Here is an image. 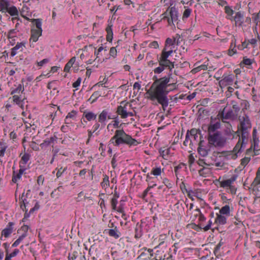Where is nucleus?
Returning a JSON list of instances; mask_svg holds the SVG:
<instances>
[{
  "instance_id": "f257e3e1",
  "label": "nucleus",
  "mask_w": 260,
  "mask_h": 260,
  "mask_svg": "<svg viewBox=\"0 0 260 260\" xmlns=\"http://www.w3.org/2000/svg\"><path fill=\"white\" fill-rule=\"evenodd\" d=\"M159 67L153 70L155 74H160L165 69H168V76L156 80L147 90L146 94L148 98L152 101L156 100L165 109L169 105L167 97L170 91L176 89V82L169 83L172 76V70L174 68V62L162 57H157Z\"/></svg>"
},
{
  "instance_id": "f03ea898",
  "label": "nucleus",
  "mask_w": 260,
  "mask_h": 260,
  "mask_svg": "<svg viewBox=\"0 0 260 260\" xmlns=\"http://www.w3.org/2000/svg\"><path fill=\"white\" fill-rule=\"evenodd\" d=\"M110 143L115 146H119L121 144L137 146L138 144L136 139L126 134L123 129L116 130L114 136L111 138Z\"/></svg>"
},
{
  "instance_id": "7ed1b4c3",
  "label": "nucleus",
  "mask_w": 260,
  "mask_h": 260,
  "mask_svg": "<svg viewBox=\"0 0 260 260\" xmlns=\"http://www.w3.org/2000/svg\"><path fill=\"white\" fill-rule=\"evenodd\" d=\"M240 121V130L241 131V137L239 138L241 141L247 144L249 137V131L251 127L250 119L248 116L245 115L239 119Z\"/></svg>"
},
{
  "instance_id": "20e7f679",
  "label": "nucleus",
  "mask_w": 260,
  "mask_h": 260,
  "mask_svg": "<svg viewBox=\"0 0 260 260\" xmlns=\"http://www.w3.org/2000/svg\"><path fill=\"white\" fill-rule=\"evenodd\" d=\"M226 141V138L223 136L219 132L217 131L213 134H209V144L215 147H222L225 145Z\"/></svg>"
},
{
  "instance_id": "39448f33",
  "label": "nucleus",
  "mask_w": 260,
  "mask_h": 260,
  "mask_svg": "<svg viewBox=\"0 0 260 260\" xmlns=\"http://www.w3.org/2000/svg\"><path fill=\"white\" fill-rule=\"evenodd\" d=\"M246 144L242 142L239 139L238 142L234 148L233 151H228L225 153V157L228 159H235L237 158L239 154L241 153L243 149L246 147Z\"/></svg>"
},
{
  "instance_id": "423d86ee",
  "label": "nucleus",
  "mask_w": 260,
  "mask_h": 260,
  "mask_svg": "<svg viewBox=\"0 0 260 260\" xmlns=\"http://www.w3.org/2000/svg\"><path fill=\"white\" fill-rule=\"evenodd\" d=\"M163 19H167L169 25H174V23L178 20V11L175 7L170 8L163 14Z\"/></svg>"
},
{
  "instance_id": "0eeeda50",
  "label": "nucleus",
  "mask_w": 260,
  "mask_h": 260,
  "mask_svg": "<svg viewBox=\"0 0 260 260\" xmlns=\"http://www.w3.org/2000/svg\"><path fill=\"white\" fill-rule=\"evenodd\" d=\"M131 107V104L128 102L125 103L123 101L121 102L120 105L118 106L117 113L120 116L121 118H126L127 117V113Z\"/></svg>"
},
{
  "instance_id": "6e6552de",
  "label": "nucleus",
  "mask_w": 260,
  "mask_h": 260,
  "mask_svg": "<svg viewBox=\"0 0 260 260\" xmlns=\"http://www.w3.org/2000/svg\"><path fill=\"white\" fill-rule=\"evenodd\" d=\"M234 76L232 74L223 75L222 79L219 82V85L221 88L224 87L228 85H232L234 81Z\"/></svg>"
},
{
  "instance_id": "1a4fd4ad",
  "label": "nucleus",
  "mask_w": 260,
  "mask_h": 260,
  "mask_svg": "<svg viewBox=\"0 0 260 260\" xmlns=\"http://www.w3.org/2000/svg\"><path fill=\"white\" fill-rule=\"evenodd\" d=\"M204 141H200L198 148V152L202 157H206L210 151L208 145H205Z\"/></svg>"
},
{
  "instance_id": "9d476101",
  "label": "nucleus",
  "mask_w": 260,
  "mask_h": 260,
  "mask_svg": "<svg viewBox=\"0 0 260 260\" xmlns=\"http://www.w3.org/2000/svg\"><path fill=\"white\" fill-rule=\"evenodd\" d=\"M231 19L234 21L236 26H241L244 22V13L241 11L237 12Z\"/></svg>"
},
{
  "instance_id": "9b49d317",
  "label": "nucleus",
  "mask_w": 260,
  "mask_h": 260,
  "mask_svg": "<svg viewBox=\"0 0 260 260\" xmlns=\"http://www.w3.org/2000/svg\"><path fill=\"white\" fill-rule=\"evenodd\" d=\"M174 48L175 47H173L172 46L165 45L164 49L161 51L159 57H162L166 60H169L168 58L172 54Z\"/></svg>"
},
{
  "instance_id": "f8f14e48",
  "label": "nucleus",
  "mask_w": 260,
  "mask_h": 260,
  "mask_svg": "<svg viewBox=\"0 0 260 260\" xmlns=\"http://www.w3.org/2000/svg\"><path fill=\"white\" fill-rule=\"evenodd\" d=\"M13 223L9 222L8 225L7 226L6 228H5L2 232V236L1 237V240H4L3 238L4 236L5 238H8L11 235V234L13 232Z\"/></svg>"
},
{
  "instance_id": "ddd939ff",
  "label": "nucleus",
  "mask_w": 260,
  "mask_h": 260,
  "mask_svg": "<svg viewBox=\"0 0 260 260\" xmlns=\"http://www.w3.org/2000/svg\"><path fill=\"white\" fill-rule=\"evenodd\" d=\"M237 178V175H233L230 178L220 182V186L229 188L231 186Z\"/></svg>"
},
{
  "instance_id": "4468645a",
  "label": "nucleus",
  "mask_w": 260,
  "mask_h": 260,
  "mask_svg": "<svg viewBox=\"0 0 260 260\" xmlns=\"http://www.w3.org/2000/svg\"><path fill=\"white\" fill-rule=\"evenodd\" d=\"M218 116L224 122V120L232 118L234 116V114L232 110L225 112V109H224L222 111L219 113Z\"/></svg>"
},
{
  "instance_id": "2eb2a0df",
  "label": "nucleus",
  "mask_w": 260,
  "mask_h": 260,
  "mask_svg": "<svg viewBox=\"0 0 260 260\" xmlns=\"http://www.w3.org/2000/svg\"><path fill=\"white\" fill-rule=\"evenodd\" d=\"M25 168L24 166L20 165V169L19 170L18 173L15 174V172H13V177H12V181L14 183H16L18 180H19L25 171Z\"/></svg>"
},
{
  "instance_id": "dca6fc26",
  "label": "nucleus",
  "mask_w": 260,
  "mask_h": 260,
  "mask_svg": "<svg viewBox=\"0 0 260 260\" xmlns=\"http://www.w3.org/2000/svg\"><path fill=\"white\" fill-rule=\"evenodd\" d=\"M77 113V112L74 110L69 112L65 118L64 123L66 124H72L73 123V121L76 120Z\"/></svg>"
},
{
  "instance_id": "f3484780",
  "label": "nucleus",
  "mask_w": 260,
  "mask_h": 260,
  "mask_svg": "<svg viewBox=\"0 0 260 260\" xmlns=\"http://www.w3.org/2000/svg\"><path fill=\"white\" fill-rule=\"evenodd\" d=\"M120 125H119V121L118 118V116H116L114 118V120L108 124L107 129L108 131H110L111 129V131L113 132L114 131L113 128H120Z\"/></svg>"
},
{
  "instance_id": "a211bd4d",
  "label": "nucleus",
  "mask_w": 260,
  "mask_h": 260,
  "mask_svg": "<svg viewBox=\"0 0 260 260\" xmlns=\"http://www.w3.org/2000/svg\"><path fill=\"white\" fill-rule=\"evenodd\" d=\"M108 116V111L107 110H103L99 114L98 117V121L102 125L105 126L106 125V121Z\"/></svg>"
},
{
  "instance_id": "6ab92c4d",
  "label": "nucleus",
  "mask_w": 260,
  "mask_h": 260,
  "mask_svg": "<svg viewBox=\"0 0 260 260\" xmlns=\"http://www.w3.org/2000/svg\"><path fill=\"white\" fill-rule=\"evenodd\" d=\"M221 126L220 122L219 120L216 121L215 122H211L209 126L208 131L209 134H212V133H215L216 131L218 129L220 128Z\"/></svg>"
},
{
  "instance_id": "aec40b11",
  "label": "nucleus",
  "mask_w": 260,
  "mask_h": 260,
  "mask_svg": "<svg viewBox=\"0 0 260 260\" xmlns=\"http://www.w3.org/2000/svg\"><path fill=\"white\" fill-rule=\"evenodd\" d=\"M42 30H35L31 29V37L30 41L36 42L38 41L40 36L42 35Z\"/></svg>"
},
{
  "instance_id": "412c9836",
  "label": "nucleus",
  "mask_w": 260,
  "mask_h": 260,
  "mask_svg": "<svg viewBox=\"0 0 260 260\" xmlns=\"http://www.w3.org/2000/svg\"><path fill=\"white\" fill-rule=\"evenodd\" d=\"M10 6V3L8 0H0V12L6 13Z\"/></svg>"
},
{
  "instance_id": "4be33fe9",
  "label": "nucleus",
  "mask_w": 260,
  "mask_h": 260,
  "mask_svg": "<svg viewBox=\"0 0 260 260\" xmlns=\"http://www.w3.org/2000/svg\"><path fill=\"white\" fill-rule=\"evenodd\" d=\"M159 153L164 159L167 160L171 154V149L170 148H161L159 150Z\"/></svg>"
},
{
  "instance_id": "5701e85b",
  "label": "nucleus",
  "mask_w": 260,
  "mask_h": 260,
  "mask_svg": "<svg viewBox=\"0 0 260 260\" xmlns=\"http://www.w3.org/2000/svg\"><path fill=\"white\" fill-rule=\"evenodd\" d=\"M215 218V223L218 225H224L226 223V217L225 216L217 214Z\"/></svg>"
},
{
  "instance_id": "b1692460",
  "label": "nucleus",
  "mask_w": 260,
  "mask_h": 260,
  "mask_svg": "<svg viewBox=\"0 0 260 260\" xmlns=\"http://www.w3.org/2000/svg\"><path fill=\"white\" fill-rule=\"evenodd\" d=\"M83 116L87 119V120L90 121L94 120L96 118V114L90 111H85L83 113Z\"/></svg>"
},
{
  "instance_id": "393cba45",
  "label": "nucleus",
  "mask_w": 260,
  "mask_h": 260,
  "mask_svg": "<svg viewBox=\"0 0 260 260\" xmlns=\"http://www.w3.org/2000/svg\"><path fill=\"white\" fill-rule=\"evenodd\" d=\"M25 43L21 42L17 43L15 47H14L11 49V55L12 56H15L17 53V50L21 49V50L22 49V47H24Z\"/></svg>"
},
{
  "instance_id": "a878e982",
  "label": "nucleus",
  "mask_w": 260,
  "mask_h": 260,
  "mask_svg": "<svg viewBox=\"0 0 260 260\" xmlns=\"http://www.w3.org/2000/svg\"><path fill=\"white\" fill-rule=\"evenodd\" d=\"M251 187L252 189V193L258 198H260V184H253V182L251 184Z\"/></svg>"
},
{
  "instance_id": "bb28decb",
  "label": "nucleus",
  "mask_w": 260,
  "mask_h": 260,
  "mask_svg": "<svg viewBox=\"0 0 260 260\" xmlns=\"http://www.w3.org/2000/svg\"><path fill=\"white\" fill-rule=\"evenodd\" d=\"M195 211L198 212V214H197L196 216H199V228H200V226H203L204 225L203 224V222H204L206 218L205 217V216L203 215V214L201 212V210L199 208H197L195 210Z\"/></svg>"
},
{
  "instance_id": "cd10ccee",
  "label": "nucleus",
  "mask_w": 260,
  "mask_h": 260,
  "mask_svg": "<svg viewBox=\"0 0 260 260\" xmlns=\"http://www.w3.org/2000/svg\"><path fill=\"white\" fill-rule=\"evenodd\" d=\"M108 233L110 236L114 237L115 239H118L121 235L120 232L118 231L117 227L109 230Z\"/></svg>"
},
{
  "instance_id": "c85d7f7f",
  "label": "nucleus",
  "mask_w": 260,
  "mask_h": 260,
  "mask_svg": "<svg viewBox=\"0 0 260 260\" xmlns=\"http://www.w3.org/2000/svg\"><path fill=\"white\" fill-rule=\"evenodd\" d=\"M236 46V40L235 38H234L232 40L230 48L229 50L228 54L230 56H232L234 54L236 53L237 50L235 49Z\"/></svg>"
},
{
  "instance_id": "c756f323",
  "label": "nucleus",
  "mask_w": 260,
  "mask_h": 260,
  "mask_svg": "<svg viewBox=\"0 0 260 260\" xmlns=\"http://www.w3.org/2000/svg\"><path fill=\"white\" fill-rule=\"evenodd\" d=\"M101 185L103 188L107 189L110 186V181L109 176L106 174L103 175V181L101 183Z\"/></svg>"
},
{
  "instance_id": "7c9ffc66",
  "label": "nucleus",
  "mask_w": 260,
  "mask_h": 260,
  "mask_svg": "<svg viewBox=\"0 0 260 260\" xmlns=\"http://www.w3.org/2000/svg\"><path fill=\"white\" fill-rule=\"evenodd\" d=\"M219 214L229 216L230 215V207L229 205H226L223 206L219 210Z\"/></svg>"
},
{
  "instance_id": "2f4dec72",
  "label": "nucleus",
  "mask_w": 260,
  "mask_h": 260,
  "mask_svg": "<svg viewBox=\"0 0 260 260\" xmlns=\"http://www.w3.org/2000/svg\"><path fill=\"white\" fill-rule=\"evenodd\" d=\"M224 11L226 14V18L230 20L232 19L234 13L233 10L230 6H226L224 7Z\"/></svg>"
},
{
  "instance_id": "473e14b6",
  "label": "nucleus",
  "mask_w": 260,
  "mask_h": 260,
  "mask_svg": "<svg viewBox=\"0 0 260 260\" xmlns=\"http://www.w3.org/2000/svg\"><path fill=\"white\" fill-rule=\"evenodd\" d=\"M76 61V57H72L70 60L66 64L64 68V71L66 72H69L71 68L72 67L73 64L75 63Z\"/></svg>"
},
{
  "instance_id": "72a5a7b5",
  "label": "nucleus",
  "mask_w": 260,
  "mask_h": 260,
  "mask_svg": "<svg viewBox=\"0 0 260 260\" xmlns=\"http://www.w3.org/2000/svg\"><path fill=\"white\" fill-rule=\"evenodd\" d=\"M7 12L12 16H18L19 14L17 9L14 6L11 7L9 6Z\"/></svg>"
},
{
  "instance_id": "f704fd0d",
  "label": "nucleus",
  "mask_w": 260,
  "mask_h": 260,
  "mask_svg": "<svg viewBox=\"0 0 260 260\" xmlns=\"http://www.w3.org/2000/svg\"><path fill=\"white\" fill-rule=\"evenodd\" d=\"M106 30L107 34L106 37L107 40L109 42H111L112 41L113 35L111 26H108V27H107Z\"/></svg>"
},
{
  "instance_id": "c9c22d12",
  "label": "nucleus",
  "mask_w": 260,
  "mask_h": 260,
  "mask_svg": "<svg viewBox=\"0 0 260 260\" xmlns=\"http://www.w3.org/2000/svg\"><path fill=\"white\" fill-rule=\"evenodd\" d=\"M29 227L27 225H23L20 229H18L17 233L20 235H25V237L27 236V232Z\"/></svg>"
},
{
  "instance_id": "e433bc0d",
  "label": "nucleus",
  "mask_w": 260,
  "mask_h": 260,
  "mask_svg": "<svg viewBox=\"0 0 260 260\" xmlns=\"http://www.w3.org/2000/svg\"><path fill=\"white\" fill-rule=\"evenodd\" d=\"M30 157V156L28 153H25L21 157V160L20 161V165H21L25 167V165L29 160Z\"/></svg>"
},
{
  "instance_id": "4c0bfd02",
  "label": "nucleus",
  "mask_w": 260,
  "mask_h": 260,
  "mask_svg": "<svg viewBox=\"0 0 260 260\" xmlns=\"http://www.w3.org/2000/svg\"><path fill=\"white\" fill-rule=\"evenodd\" d=\"M163 171L164 169H161L160 167H154L152 169L151 174L155 176H159L161 175V173Z\"/></svg>"
},
{
  "instance_id": "58836bf2",
  "label": "nucleus",
  "mask_w": 260,
  "mask_h": 260,
  "mask_svg": "<svg viewBox=\"0 0 260 260\" xmlns=\"http://www.w3.org/2000/svg\"><path fill=\"white\" fill-rule=\"evenodd\" d=\"M135 237L136 239L140 238L142 236V230L141 225L137 224L135 228Z\"/></svg>"
},
{
  "instance_id": "ea45409f",
  "label": "nucleus",
  "mask_w": 260,
  "mask_h": 260,
  "mask_svg": "<svg viewBox=\"0 0 260 260\" xmlns=\"http://www.w3.org/2000/svg\"><path fill=\"white\" fill-rule=\"evenodd\" d=\"M251 158L249 156H245L241 160L240 166L242 168H244L246 165L249 163Z\"/></svg>"
},
{
  "instance_id": "a19ab883",
  "label": "nucleus",
  "mask_w": 260,
  "mask_h": 260,
  "mask_svg": "<svg viewBox=\"0 0 260 260\" xmlns=\"http://www.w3.org/2000/svg\"><path fill=\"white\" fill-rule=\"evenodd\" d=\"M19 252L18 249H15L13 252L8 254V252L6 253V256L5 260H11V258L15 256Z\"/></svg>"
},
{
  "instance_id": "79ce46f5",
  "label": "nucleus",
  "mask_w": 260,
  "mask_h": 260,
  "mask_svg": "<svg viewBox=\"0 0 260 260\" xmlns=\"http://www.w3.org/2000/svg\"><path fill=\"white\" fill-rule=\"evenodd\" d=\"M24 91V88L21 84H19L18 86L14 89H13L11 94H13L15 93H19L20 92H22Z\"/></svg>"
},
{
  "instance_id": "37998d69",
  "label": "nucleus",
  "mask_w": 260,
  "mask_h": 260,
  "mask_svg": "<svg viewBox=\"0 0 260 260\" xmlns=\"http://www.w3.org/2000/svg\"><path fill=\"white\" fill-rule=\"evenodd\" d=\"M25 235H20L19 238L13 243L12 247H17L25 238Z\"/></svg>"
},
{
  "instance_id": "c03bdc74",
  "label": "nucleus",
  "mask_w": 260,
  "mask_h": 260,
  "mask_svg": "<svg viewBox=\"0 0 260 260\" xmlns=\"http://www.w3.org/2000/svg\"><path fill=\"white\" fill-rule=\"evenodd\" d=\"M33 21L35 22L36 25V28H34L35 30H42V22L40 19H34Z\"/></svg>"
},
{
  "instance_id": "a18cd8bd",
  "label": "nucleus",
  "mask_w": 260,
  "mask_h": 260,
  "mask_svg": "<svg viewBox=\"0 0 260 260\" xmlns=\"http://www.w3.org/2000/svg\"><path fill=\"white\" fill-rule=\"evenodd\" d=\"M192 144V141L190 140V135L189 134V131H188L185 136V140L183 142V144L185 146H187L188 145H191Z\"/></svg>"
},
{
  "instance_id": "49530a36",
  "label": "nucleus",
  "mask_w": 260,
  "mask_h": 260,
  "mask_svg": "<svg viewBox=\"0 0 260 260\" xmlns=\"http://www.w3.org/2000/svg\"><path fill=\"white\" fill-rule=\"evenodd\" d=\"M189 134L190 137L191 136L192 138H193L194 140H196L198 137V130L196 129H191L190 131H189Z\"/></svg>"
},
{
  "instance_id": "de8ad7c7",
  "label": "nucleus",
  "mask_w": 260,
  "mask_h": 260,
  "mask_svg": "<svg viewBox=\"0 0 260 260\" xmlns=\"http://www.w3.org/2000/svg\"><path fill=\"white\" fill-rule=\"evenodd\" d=\"M253 184H260V167L257 171L256 177L253 181Z\"/></svg>"
},
{
  "instance_id": "09e8293b",
  "label": "nucleus",
  "mask_w": 260,
  "mask_h": 260,
  "mask_svg": "<svg viewBox=\"0 0 260 260\" xmlns=\"http://www.w3.org/2000/svg\"><path fill=\"white\" fill-rule=\"evenodd\" d=\"M67 168L65 167L64 168H62V167H60V168H57L56 169V170H57L56 173V177L57 178L60 177L62 174L67 170Z\"/></svg>"
},
{
  "instance_id": "8fccbe9b",
  "label": "nucleus",
  "mask_w": 260,
  "mask_h": 260,
  "mask_svg": "<svg viewBox=\"0 0 260 260\" xmlns=\"http://www.w3.org/2000/svg\"><path fill=\"white\" fill-rule=\"evenodd\" d=\"M17 32V30L16 29H11L8 32V37L9 39L14 38L15 37H16Z\"/></svg>"
},
{
  "instance_id": "3c124183",
  "label": "nucleus",
  "mask_w": 260,
  "mask_h": 260,
  "mask_svg": "<svg viewBox=\"0 0 260 260\" xmlns=\"http://www.w3.org/2000/svg\"><path fill=\"white\" fill-rule=\"evenodd\" d=\"M191 12V10L189 8H186L183 12L182 19H186L189 17Z\"/></svg>"
},
{
  "instance_id": "603ef678",
  "label": "nucleus",
  "mask_w": 260,
  "mask_h": 260,
  "mask_svg": "<svg viewBox=\"0 0 260 260\" xmlns=\"http://www.w3.org/2000/svg\"><path fill=\"white\" fill-rule=\"evenodd\" d=\"M175 39H172L171 38H167L166 40L165 45L172 46L175 47Z\"/></svg>"
},
{
  "instance_id": "864d4df0",
  "label": "nucleus",
  "mask_w": 260,
  "mask_h": 260,
  "mask_svg": "<svg viewBox=\"0 0 260 260\" xmlns=\"http://www.w3.org/2000/svg\"><path fill=\"white\" fill-rule=\"evenodd\" d=\"M156 186V184H153V185H150V183H149L148 187L144 191L143 193V198H145L147 196L148 192L151 188H152Z\"/></svg>"
},
{
  "instance_id": "5fc2aeb1",
  "label": "nucleus",
  "mask_w": 260,
  "mask_h": 260,
  "mask_svg": "<svg viewBox=\"0 0 260 260\" xmlns=\"http://www.w3.org/2000/svg\"><path fill=\"white\" fill-rule=\"evenodd\" d=\"M163 183L168 188H171L173 186V183L171 182L167 178H165L163 179Z\"/></svg>"
},
{
  "instance_id": "6e6d98bb",
  "label": "nucleus",
  "mask_w": 260,
  "mask_h": 260,
  "mask_svg": "<svg viewBox=\"0 0 260 260\" xmlns=\"http://www.w3.org/2000/svg\"><path fill=\"white\" fill-rule=\"evenodd\" d=\"M212 224V222L211 220H210L208 221V223L207 225H206V226L204 225L203 227L201 226L200 229H203L204 231H207L211 229Z\"/></svg>"
},
{
  "instance_id": "4d7b16f0",
  "label": "nucleus",
  "mask_w": 260,
  "mask_h": 260,
  "mask_svg": "<svg viewBox=\"0 0 260 260\" xmlns=\"http://www.w3.org/2000/svg\"><path fill=\"white\" fill-rule=\"evenodd\" d=\"M111 204L112 208L113 210L117 209V200L115 199H112L111 200Z\"/></svg>"
},
{
  "instance_id": "13d9d810",
  "label": "nucleus",
  "mask_w": 260,
  "mask_h": 260,
  "mask_svg": "<svg viewBox=\"0 0 260 260\" xmlns=\"http://www.w3.org/2000/svg\"><path fill=\"white\" fill-rule=\"evenodd\" d=\"M115 211H117L118 212L122 213V217L125 220L126 219V218L125 217L126 215L124 213V209L122 206H120L118 207H117V209Z\"/></svg>"
},
{
  "instance_id": "bf43d9fd",
  "label": "nucleus",
  "mask_w": 260,
  "mask_h": 260,
  "mask_svg": "<svg viewBox=\"0 0 260 260\" xmlns=\"http://www.w3.org/2000/svg\"><path fill=\"white\" fill-rule=\"evenodd\" d=\"M248 43H247L246 41H244L242 43V44L239 45L238 46V48L239 50H242L245 48H247Z\"/></svg>"
},
{
  "instance_id": "052dcab7",
  "label": "nucleus",
  "mask_w": 260,
  "mask_h": 260,
  "mask_svg": "<svg viewBox=\"0 0 260 260\" xmlns=\"http://www.w3.org/2000/svg\"><path fill=\"white\" fill-rule=\"evenodd\" d=\"M109 54H110V56H111L113 57H116V56L117 55V50L115 47L111 48V49L110 50Z\"/></svg>"
},
{
  "instance_id": "680f3d73",
  "label": "nucleus",
  "mask_w": 260,
  "mask_h": 260,
  "mask_svg": "<svg viewBox=\"0 0 260 260\" xmlns=\"http://www.w3.org/2000/svg\"><path fill=\"white\" fill-rule=\"evenodd\" d=\"M81 80H82L81 78L79 77L77 79V80H76V81H75L74 83H73V87L74 88H77V87H78L80 86V84H81Z\"/></svg>"
},
{
  "instance_id": "e2e57ef3",
  "label": "nucleus",
  "mask_w": 260,
  "mask_h": 260,
  "mask_svg": "<svg viewBox=\"0 0 260 260\" xmlns=\"http://www.w3.org/2000/svg\"><path fill=\"white\" fill-rule=\"evenodd\" d=\"M13 101L17 105H20L21 102L20 98L17 95H14L13 96Z\"/></svg>"
},
{
  "instance_id": "0e129e2a",
  "label": "nucleus",
  "mask_w": 260,
  "mask_h": 260,
  "mask_svg": "<svg viewBox=\"0 0 260 260\" xmlns=\"http://www.w3.org/2000/svg\"><path fill=\"white\" fill-rule=\"evenodd\" d=\"M242 62L245 65L249 66L252 64V60L249 58L244 57Z\"/></svg>"
},
{
  "instance_id": "69168bd1",
  "label": "nucleus",
  "mask_w": 260,
  "mask_h": 260,
  "mask_svg": "<svg viewBox=\"0 0 260 260\" xmlns=\"http://www.w3.org/2000/svg\"><path fill=\"white\" fill-rule=\"evenodd\" d=\"M184 165H185L184 164L181 163L175 167L174 172H175L176 176L177 175V173H178V170L181 169Z\"/></svg>"
},
{
  "instance_id": "338daca9",
  "label": "nucleus",
  "mask_w": 260,
  "mask_h": 260,
  "mask_svg": "<svg viewBox=\"0 0 260 260\" xmlns=\"http://www.w3.org/2000/svg\"><path fill=\"white\" fill-rule=\"evenodd\" d=\"M185 192L187 193V196L190 199H191L192 200H193L192 198V194H194V192L192 190H188L187 189H185Z\"/></svg>"
},
{
  "instance_id": "774afa93",
  "label": "nucleus",
  "mask_w": 260,
  "mask_h": 260,
  "mask_svg": "<svg viewBox=\"0 0 260 260\" xmlns=\"http://www.w3.org/2000/svg\"><path fill=\"white\" fill-rule=\"evenodd\" d=\"M44 181V177L42 175H40L38 177L37 183L39 185H43Z\"/></svg>"
}]
</instances>
